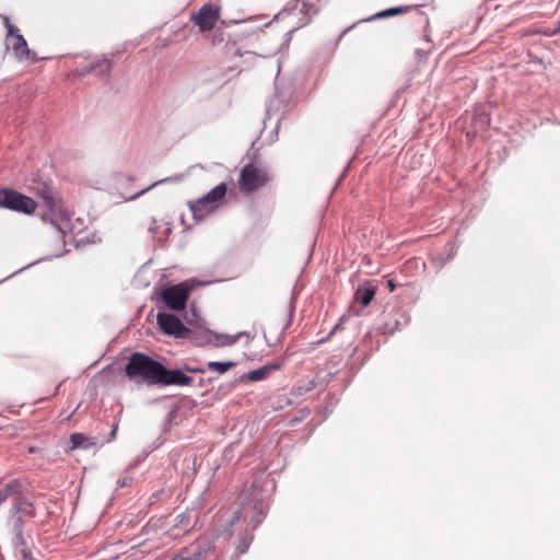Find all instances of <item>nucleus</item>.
I'll list each match as a JSON object with an SVG mask.
<instances>
[{
    "label": "nucleus",
    "instance_id": "nucleus-1",
    "mask_svg": "<svg viewBox=\"0 0 560 560\" xmlns=\"http://www.w3.org/2000/svg\"><path fill=\"white\" fill-rule=\"evenodd\" d=\"M125 373L136 384L148 386H187L192 382V377L180 370H168L161 362L142 352H133L129 357Z\"/></svg>",
    "mask_w": 560,
    "mask_h": 560
},
{
    "label": "nucleus",
    "instance_id": "nucleus-2",
    "mask_svg": "<svg viewBox=\"0 0 560 560\" xmlns=\"http://www.w3.org/2000/svg\"><path fill=\"white\" fill-rule=\"evenodd\" d=\"M42 198V220L51 223L59 232H65L70 220V211L63 201L49 191H44Z\"/></svg>",
    "mask_w": 560,
    "mask_h": 560
},
{
    "label": "nucleus",
    "instance_id": "nucleus-3",
    "mask_svg": "<svg viewBox=\"0 0 560 560\" xmlns=\"http://www.w3.org/2000/svg\"><path fill=\"white\" fill-rule=\"evenodd\" d=\"M271 179V176L260 162H250L240 172L238 188L244 192H253L265 187Z\"/></svg>",
    "mask_w": 560,
    "mask_h": 560
},
{
    "label": "nucleus",
    "instance_id": "nucleus-4",
    "mask_svg": "<svg viewBox=\"0 0 560 560\" xmlns=\"http://www.w3.org/2000/svg\"><path fill=\"white\" fill-rule=\"evenodd\" d=\"M36 207V201L26 195L11 188L0 189V208L30 215L35 212Z\"/></svg>",
    "mask_w": 560,
    "mask_h": 560
},
{
    "label": "nucleus",
    "instance_id": "nucleus-5",
    "mask_svg": "<svg viewBox=\"0 0 560 560\" xmlns=\"http://www.w3.org/2000/svg\"><path fill=\"white\" fill-rule=\"evenodd\" d=\"M228 186L224 183L217 185L202 198L190 203V210L194 217H203L206 213L214 210L225 197Z\"/></svg>",
    "mask_w": 560,
    "mask_h": 560
},
{
    "label": "nucleus",
    "instance_id": "nucleus-6",
    "mask_svg": "<svg viewBox=\"0 0 560 560\" xmlns=\"http://www.w3.org/2000/svg\"><path fill=\"white\" fill-rule=\"evenodd\" d=\"M4 26L7 27V45L12 49L15 58L20 61L23 60H33L36 58L34 54L30 50L27 43L23 35H21L18 30L10 23L8 18L3 19Z\"/></svg>",
    "mask_w": 560,
    "mask_h": 560
},
{
    "label": "nucleus",
    "instance_id": "nucleus-7",
    "mask_svg": "<svg viewBox=\"0 0 560 560\" xmlns=\"http://www.w3.org/2000/svg\"><path fill=\"white\" fill-rule=\"evenodd\" d=\"M191 289L192 287L187 282L174 284L162 290L161 299L168 308L182 311L186 307Z\"/></svg>",
    "mask_w": 560,
    "mask_h": 560
},
{
    "label": "nucleus",
    "instance_id": "nucleus-8",
    "mask_svg": "<svg viewBox=\"0 0 560 560\" xmlns=\"http://www.w3.org/2000/svg\"><path fill=\"white\" fill-rule=\"evenodd\" d=\"M266 513V506L261 501H252L243 504L242 508L234 513L232 523L243 518L247 526L255 528L262 520Z\"/></svg>",
    "mask_w": 560,
    "mask_h": 560
},
{
    "label": "nucleus",
    "instance_id": "nucleus-9",
    "mask_svg": "<svg viewBox=\"0 0 560 560\" xmlns=\"http://www.w3.org/2000/svg\"><path fill=\"white\" fill-rule=\"evenodd\" d=\"M220 19V8L212 3L203 4L197 13L191 15V21L200 32L211 31Z\"/></svg>",
    "mask_w": 560,
    "mask_h": 560
},
{
    "label": "nucleus",
    "instance_id": "nucleus-10",
    "mask_svg": "<svg viewBox=\"0 0 560 560\" xmlns=\"http://www.w3.org/2000/svg\"><path fill=\"white\" fill-rule=\"evenodd\" d=\"M213 551V546L208 539H198L189 547L184 548L174 560H207Z\"/></svg>",
    "mask_w": 560,
    "mask_h": 560
},
{
    "label": "nucleus",
    "instance_id": "nucleus-11",
    "mask_svg": "<svg viewBox=\"0 0 560 560\" xmlns=\"http://www.w3.org/2000/svg\"><path fill=\"white\" fill-rule=\"evenodd\" d=\"M158 325L163 332L175 337H183L187 331L182 320L177 316L168 313L158 314Z\"/></svg>",
    "mask_w": 560,
    "mask_h": 560
},
{
    "label": "nucleus",
    "instance_id": "nucleus-12",
    "mask_svg": "<svg viewBox=\"0 0 560 560\" xmlns=\"http://www.w3.org/2000/svg\"><path fill=\"white\" fill-rule=\"evenodd\" d=\"M14 511L15 514L18 515L15 526L19 528V534H21V526L23 522L28 521L35 516V509L30 501L22 499L19 495L14 503Z\"/></svg>",
    "mask_w": 560,
    "mask_h": 560
},
{
    "label": "nucleus",
    "instance_id": "nucleus-13",
    "mask_svg": "<svg viewBox=\"0 0 560 560\" xmlns=\"http://www.w3.org/2000/svg\"><path fill=\"white\" fill-rule=\"evenodd\" d=\"M282 368L281 363H269L241 376V382H258L267 378L271 372Z\"/></svg>",
    "mask_w": 560,
    "mask_h": 560
},
{
    "label": "nucleus",
    "instance_id": "nucleus-14",
    "mask_svg": "<svg viewBox=\"0 0 560 560\" xmlns=\"http://www.w3.org/2000/svg\"><path fill=\"white\" fill-rule=\"evenodd\" d=\"M22 491V485L18 480H11L0 488V504L3 503L8 498L14 497V500L19 498Z\"/></svg>",
    "mask_w": 560,
    "mask_h": 560
},
{
    "label": "nucleus",
    "instance_id": "nucleus-15",
    "mask_svg": "<svg viewBox=\"0 0 560 560\" xmlns=\"http://www.w3.org/2000/svg\"><path fill=\"white\" fill-rule=\"evenodd\" d=\"M70 443H71L72 450H75V448L89 450L91 447L96 446V444H97L94 439L89 438L83 433H72L70 435Z\"/></svg>",
    "mask_w": 560,
    "mask_h": 560
},
{
    "label": "nucleus",
    "instance_id": "nucleus-16",
    "mask_svg": "<svg viewBox=\"0 0 560 560\" xmlns=\"http://www.w3.org/2000/svg\"><path fill=\"white\" fill-rule=\"evenodd\" d=\"M376 293V289L374 287H369L364 289H359L355 292V300L361 303L362 306H368L371 301L374 299Z\"/></svg>",
    "mask_w": 560,
    "mask_h": 560
},
{
    "label": "nucleus",
    "instance_id": "nucleus-17",
    "mask_svg": "<svg viewBox=\"0 0 560 560\" xmlns=\"http://www.w3.org/2000/svg\"><path fill=\"white\" fill-rule=\"evenodd\" d=\"M235 365H236V363L233 361H226V362L210 361L207 363V370L211 371V372L219 373V374H223Z\"/></svg>",
    "mask_w": 560,
    "mask_h": 560
},
{
    "label": "nucleus",
    "instance_id": "nucleus-18",
    "mask_svg": "<svg viewBox=\"0 0 560 560\" xmlns=\"http://www.w3.org/2000/svg\"><path fill=\"white\" fill-rule=\"evenodd\" d=\"M408 11V7H395L387 10H383L378 13H376L374 16L370 18L368 21H372L375 19H384V18H390L397 14H402Z\"/></svg>",
    "mask_w": 560,
    "mask_h": 560
},
{
    "label": "nucleus",
    "instance_id": "nucleus-19",
    "mask_svg": "<svg viewBox=\"0 0 560 560\" xmlns=\"http://www.w3.org/2000/svg\"><path fill=\"white\" fill-rule=\"evenodd\" d=\"M238 339V336H222L218 338V346H231L234 345Z\"/></svg>",
    "mask_w": 560,
    "mask_h": 560
},
{
    "label": "nucleus",
    "instance_id": "nucleus-20",
    "mask_svg": "<svg viewBox=\"0 0 560 560\" xmlns=\"http://www.w3.org/2000/svg\"><path fill=\"white\" fill-rule=\"evenodd\" d=\"M96 67L100 68L102 72H107L109 71L110 62L107 59H104L98 62Z\"/></svg>",
    "mask_w": 560,
    "mask_h": 560
},
{
    "label": "nucleus",
    "instance_id": "nucleus-21",
    "mask_svg": "<svg viewBox=\"0 0 560 560\" xmlns=\"http://www.w3.org/2000/svg\"><path fill=\"white\" fill-rule=\"evenodd\" d=\"M387 288L389 289L390 292H393L396 289V283L394 282V280L389 279L387 281Z\"/></svg>",
    "mask_w": 560,
    "mask_h": 560
},
{
    "label": "nucleus",
    "instance_id": "nucleus-22",
    "mask_svg": "<svg viewBox=\"0 0 560 560\" xmlns=\"http://www.w3.org/2000/svg\"><path fill=\"white\" fill-rule=\"evenodd\" d=\"M276 50H277V47H273L271 49L266 50L265 54H260V55L264 57H268V56L273 55L276 52Z\"/></svg>",
    "mask_w": 560,
    "mask_h": 560
},
{
    "label": "nucleus",
    "instance_id": "nucleus-23",
    "mask_svg": "<svg viewBox=\"0 0 560 560\" xmlns=\"http://www.w3.org/2000/svg\"><path fill=\"white\" fill-rule=\"evenodd\" d=\"M154 185H151L149 186L148 188L145 189H142L141 191L137 192L136 195H133L131 198L135 199L137 197H139L140 195L144 194L145 191H148L151 187H153Z\"/></svg>",
    "mask_w": 560,
    "mask_h": 560
},
{
    "label": "nucleus",
    "instance_id": "nucleus-24",
    "mask_svg": "<svg viewBox=\"0 0 560 560\" xmlns=\"http://www.w3.org/2000/svg\"><path fill=\"white\" fill-rule=\"evenodd\" d=\"M116 433H117V425H114L112 431H110V438H109V441L114 440L115 436H116Z\"/></svg>",
    "mask_w": 560,
    "mask_h": 560
},
{
    "label": "nucleus",
    "instance_id": "nucleus-25",
    "mask_svg": "<svg viewBox=\"0 0 560 560\" xmlns=\"http://www.w3.org/2000/svg\"><path fill=\"white\" fill-rule=\"evenodd\" d=\"M266 39H267V36H266V35H262V36L260 37V42H266Z\"/></svg>",
    "mask_w": 560,
    "mask_h": 560
},
{
    "label": "nucleus",
    "instance_id": "nucleus-26",
    "mask_svg": "<svg viewBox=\"0 0 560 560\" xmlns=\"http://www.w3.org/2000/svg\"><path fill=\"white\" fill-rule=\"evenodd\" d=\"M124 486H126V481H122V482L120 483V487H124Z\"/></svg>",
    "mask_w": 560,
    "mask_h": 560
},
{
    "label": "nucleus",
    "instance_id": "nucleus-27",
    "mask_svg": "<svg viewBox=\"0 0 560 560\" xmlns=\"http://www.w3.org/2000/svg\"><path fill=\"white\" fill-rule=\"evenodd\" d=\"M0 560H3L2 555L0 553Z\"/></svg>",
    "mask_w": 560,
    "mask_h": 560
}]
</instances>
